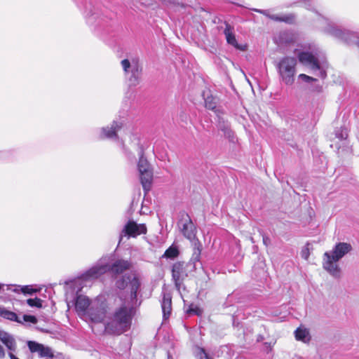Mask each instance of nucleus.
<instances>
[{
	"mask_svg": "<svg viewBox=\"0 0 359 359\" xmlns=\"http://www.w3.org/2000/svg\"><path fill=\"white\" fill-rule=\"evenodd\" d=\"M133 264L130 260L118 259L114 261L111 265H108V271L113 276L123 274L125 271L131 269Z\"/></svg>",
	"mask_w": 359,
	"mask_h": 359,
	"instance_id": "nucleus-14",
	"label": "nucleus"
},
{
	"mask_svg": "<svg viewBox=\"0 0 359 359\" xmlns=\"http://www.w3.org/2000/svg\"><path fill=\"white\" fill-rule=\"evenodd\" d=\"M318 26L325 33L339 39L347 43H356L359 47V35L356 32L341 28L329 18L316 13Z\"/></svg>",
	"mask_w": 359,
	"mask_h": 359,
	"instance_id": "nucleus-3",
	"label": "nucleus"
},
{
	"mask_svg": "<svg viewBox=\"0 0 359 359\" xmlns=\"http://www.w3.org/2000/svg\"><path fill=\"white\" fill-rule=\"evenodd\" d=\"M226 42L236 48V49L243 50V48L238 43L234 34V28L229 23H225V29L224 30Z\"/></svg>",
	"mask_w": 359,
	"mask_h": 359,
	"instance_id": "nucleus-20",
	"label": "nucleus"
},
{
	"mask_svg": "<svg viewBox=\"0 0 359 359\" xmlns=\"http://www.w3.org/2000/svg\"><path fill=\"white\" fill-rule=\"evenodd\" d=\"M27 304L31 307L41 308L42 300L39 298L35 297L34 299H28L27 300Z\"/></svg>",
	"mask_w": 359,
	"mask_h": 359,
	"instance_id": "nucleus-30",
	"label": "nucleus"
},
{
	"mask_svg": "<svg viewBox=\"0 0 359 359\" xmlns=\"http://www.w3.org/2000/svg\"><path fill=\"white\" fill-rule=\"evenodd\" d=\"M294 336L297 340L303 342H307L310 340L309 332L306 328H297L294 331Z\"/></svg>",
	"mask_w": 359,
	"mask_h": 359,
	"instance_id": "nucleus-25",
	"label": "nucleus"
},
{
	"mask_svg": "<svg viewBox=\"0 0 359 359\" xmlns=\"http://www.w3.org/2000/svg\"><path fill=\"white\" fill-rule=\"evenodd\" d=\"M108 271V264L100 259L97 264L81 275L83 280H89L98 278Z\"/></svg>",
	"mask_w": 359,
	"mask_h": 359,
	"instance_id": "nucleus-13",
	"label": "nucleus"
},
{
	"mask_svg": "<svg viewBox=\"0 0 359 359\" xmlns=\"http://www.w3.org/2000/svg\"><path fill=\"white\" fill-rule=\"evenodd\" d=\"M168 359H172L171 356L170 355V354H168Z\"/></svg>",
	"mask_w": 359,
	"mask_h": 359,
	"instance_id": "nucleus-41",
	"label": "nucleus"
},
{
	"mask_svg": "<svg viewBox=\"0 0 359 359\" xmlns=\"http://www.w3.org/2000/svg\"><path fill=\"white\" fill-rule=\"evenodd\" d=\"M299 79H301L302 81H304V82H306V83H310V82H312V81H316L317 79L313 78V77H311V76H309L306 74H301L299 75Z\"/></svg>",
	"mask_w": 359,
	"mask_h": 359,
	"instance_id": "nucleus-32",
	"label": "nucleus"
},
{
	"mask_svg": "<svg viewBox=\"0 0 359 359\" xmlns=\"http://www.w3.org/2000/svg\"><path fill=\"white\" fill-rule=\"evenodd\" d=\"M297 40V34L292 31H283L279 33L276 42L278 46H287L294 43Z\"/></svg>",
	"mask_w": 359,
	"mask_h": 359,
	"instance_id": "nucleus-19",
	"label": "nucleus"
},
{
	"mask_svg": "<svg viewBox=\"0 0 359 359\" xmlns=\"http://www.w3.org/2000/svg\"><path fill=\"white\" fill-rule=\"evenodd\" d=\"M6 353L4 347L0 344V359H2L5 357Z\"/></svg>",
	"mask_w": 359,
	"mask_h": 359,
	"instance_id": "nucleus-36",
	"label": "nucleus"
},
{
	"mask_svg": "<svg viewBox=\"0 0 359 359\" xmlns=\"http://www.w3.org/2000/svg\"><path fill=\"white\" fill-rule=\"evenodd\" d=\"M218 128L222 130L224 135L231 137L233 135V132L231 131L230 128L229 123L226 121L223 118L218 117V123H217Z\"/></svg>",
	"mask_w": 359,
	"mask_h": 359,
	"instance_id": "nucleus-23",
	"label": "nucleus"
},
{
	"mask_svg": "<svg viewBox=\"0 0 359 359\" xmlns=\"http://www.w3.org/2000/svg\"><path fill=\"white\" fill-rule=\"evenodd\" d=\"M91 302L86 296L79 294L75 299L74 306L76 311L81 319L83 320L91 306Z\"/></svg>",
	"mask_w": 359,
	"mask_h": 359,
	"instance_id": "nucleus-16",
	"label": "nucleus"
},
{
	"mask_svg": "<svg viewBox=\"0 0 359 359\" xmlns=\"http://www.w3.org/2000/svg\"><path fill=\"white\" fill-rule=\"evenodd\" d=\"M302 256L305 258V259H307V255H304V252H302Z\"/></svg>",
	"mask_w": 359,
	"mask_h": 359,
	"instance_id": "nucleus-40",
	"label": "nucleus"
},
{
	"mask_svg": "<svg viewBox=\"0 0 359 359\" xmlns=\"http://www.w3.org/2000/svg\"><path fill=\"white\" fill-rule=\"evenodd\" d=\"M0 314L3 318L6 319L22 324V320L18 316V315L15 313L13 311L4 309L1 311Z\"/></svg>",
	"mask_w": 359,
	"mask_h": 359,
	"instance_id": "nucleus-26",
	"label": "nucleus"
},
{
	"mask_svg": "<svg viewBox=\"0 0 359 359\" xmlns=\"http://www.w3.org/2000/svg\"><path fill=\"white\" fill-rule=\"evenodd\" d=\"M126 126L125 120L123 118L118 121H114L111 126L104 127L101 129L100 137L101 139L107 138L111 140H116L118 138L117 133L122 128Z\"/></svg>",
	"mask_w": 359,
	"mask_h": 359,
	"instance_id": "nucleus-12",
	"label": "nucleus"
},
{
	"mask_svg": "<svg viewBox=\"0 0 359 359\" xmlns=\"http://www.w3.org/2000/svg\"><path fill=\"white\" fill-rule=\"evenodd\" d=\"M352 249L353 248L350 243L344 242L337 243L331 251L324 253L323 269L333 277L339 278L341 270L337 262L350 252Z\"/></svg>",
	"mask_w": 359,
	"mask_h": 359,
	"instance_id": "nucleus-2",
	"label": "nucleus"
},
{
	"mask_svg": "<svg viewBox=\"0 0 359 359\" xmlns=\"http://www.w3.org/2000/svg\"><path fill=\"white\" fill-rule=\"evenodd\" d=\"M185 311L189 316H201L202 314V310L198 306L194 304H191L185 310Z\"/></svg>",
	"mask_w": 359,
	"mask_h": 359,
	"instance_id": "nucleus-28",
	"label": "nucleus"
},
{
	"mask_svg": "<svg viewBox=\"0 0 359 359\" xmlns=\"http://www.w3.org/2000/svg\"><path fill=\"white\" fill-rule=\"evenodd\" d=\"M262 236L263 243H264L266 246L269 245H270V243H271V240H270V238H269L267 236H266V235H264V234H262Z\"/></svg>",
	"mask_w": 359,
	"mask_h": 359,
	"instance_id": "nucleus-35",
	"label": "nucleus"
},
{
	"mask_svg": "<svg viewBox=\"0 0 359 359\" xmlns=\"http://www.w3.org/2000/svg\"><path fill=\"white\" fill-rule=\"evenodd\" d=\"M122 67L125 72L130 86H136L139 83L142 68L136 58L131 61L128 59L121 61Z\"/></svg>",
	"mask_w": 359,
	"mask_h": 359,
	"instance_id": "nucleus-5",
	"label": "nucleus"
},
{
	"mask_svg": "<svg viewBox=\"0 0 359 359\" xmlns=\"http://www.w3.org/2000/svg\"><path fill=\"white\" fill-rule=\"evenodd\" d=\"M197 356L199 359H211L208 354L205 352V349L203 348H198Z\"/></svg>",
	"mask_w": 359,
	"mask_h": 359,
	"instance_id": "nucleus-33",
	"label": "nucleus"
},
{
	"mask_svg": "<svg viewBox=\"0 0 359 359\" xmlns=\"http://www.w3.org/2000/svg\"><path fill=\"white\" fill-rule=\"evenodd\" d=\"M187 217V219L183 223L181 231L184 237L194 243V241H198L196 239V229L189 215Z\"/></svg>",
	"mask_w": 359,
	"mask_h": 359,
	"instance_id": "nucleus-18",
	"label": "nucleus"
},
{
	"mask_svg": "<svg viewBox=\"0 0 359 359\" xmlns=\"http://www.w3.org/2000/svg\"><path fill=\"white\" fill-rule=\"evenodd\" d=\"M187 264L184 262H177L172 266V278L174 281L176 289L180 291L184 286V280L188 274L186 271Z\"/></svg>",
	"mask_w": 359,
	"mask_h": 359,
	"instance_id": "nucleus-10",
	"label": "nucleus"
},
{
	"mask_svg": "<svg viewBox=\"0 0 359 359\" xmlns=\"http://www.w3.org/2000/svg\"><path fill=\"white\" fill-rule=\"evenodd\" d=\"M304 6H305V8H306V9H308V10H312V9H313V8H312V6H311V2H309V1H305V2H304Z\"/></svg>",
	"mask_w": 359,
	"mask_h": 359,
	"instance_id": "nucleus-37",
	"label": "nucleus"
},
{
	"mask_svg": "<svg viewBox=\"0 0 359 359\" xmlns=\"http://www.w3.org/2000/svg\"><path fill=\"white\" fill-rule=\"evenodd\" d=\"M252 11L261 13L269 19L276 21V22H284L287 24H292L294 22L295 16L294 14L290 13L286 15H283L281 16L278 15H271L270 14V12L269 10H262V9H257V8H253Z\"/></svg>",
	"mask_w": 359,
	"mask_h": 359,
	"instance_id": "nucleus-17",
	"label": "nucleus"
},
{
	"mask_svg": "<svg viewBox=\"0 0 359 359\" xmlns=\"http://www.w3.org/2000/svg\"><path fill=\"white\" fill-rule=\"evenodd\" d=\"M299 61L304 65L310 68L315 75L319 76L322 79H325L327 76V73L324 68L320 65L317 58L309 52L303 51L298 54Z\"/></svg>",
	"mask_w": 359,
	"mask_h": 359,
	"instance_id": "nucleus-6",
	"label": "nucleus"
},
{
	"mask_svg": "<svg viewBox=\"0 0 359 359\" xmlns=\"http://www.w3.org/2000/svg\"><path fill=\"white\" fill-rule=\"evenodd\" d=\"M163 299L161 301V308L164 319L170 317L172 311V297L170 294L163 292Z\"/></svg>",
	"mask_w": 359,
	"mask_h": 359,
	"instance_id": "nucleus-21",
	"label": "nucleus"
},
{
	"mask_svg": "<svg viewBox=\"0 0 359 359\" xmlns=\"http://www.w3.org/2000/svg\"><path fill=\"white\" fill-rule=\"evenodd\" d=\"M137 168L142 187L145 191H148L151 189L153 174L150 169L149 162L143 157L142 153L137 163Z\"/></svg>",
	"mask_w": 359,
	"mask_h": 359,
	"instance_id": "nucleus-7",
	"label": "nucleus"
},
{
	"mask_svg": "<svg viewBox=\"0 0 359 359\" xmlns=\"http://www.w3.org/2000/svg\"><path fill=\"white\" fill-rule=\"evenodd\" d=\"M83 320L88 323H104L106 332L119 335L126 332L130 327L132 309L125 304L118 308L112 315L105 301L95 299L91 302V306Z\"/></svg>",
	"mask_w": 359,
	"mask_h": 359,
	"instance_id": "nucleus-1",
	"label": "nucleus"
},
{
	"mask_svg": "<svg viewBox=\"0 0 359 359\" xmlns=\"http://www.w3.org/2000/svg\"><path fill=\"white\" fill-rule=\"evenodd\" d=\"M297 60L294 57H283L277 65L278 72L283 82L292 85L294 81Z\"/></svg>",
	"mask_w": 359,
	"mask_h": 359,
	"instance_id": "nucleus-4",
	"label": "nucleus"
},
{
	"mask_svg": "<svg viewBox=\"0 0 359 359\" xmlns=\"http://www.w3.org/2000/svg\"><path fill=\"white\" fill-rule=\"evenodd\" d=\"M335 136L340 140H346L348 137L347 129L345 128H337L335 130Z\"/></svg>",
	"mask_w": 359,
	"mask_h": 359,
	"instance_id": "nucleus-29",
	"label": "nucleus"
},
{
	"mask_svg": "<svg viewBox=\"0 0 359 359\" xmlns=\"http://www.w3.org/2000/svg\"><path fill=\"white\" fill-rule=\"evenodd\" d=\"M8 290H12L15 292H21L23 294H32L36 292V290H34L29 285L20 286L17 285H8Z\"/></svg>",
	"mask_w": 359,
	"mask_h": 359,
	"instance_id": "nucleus-24",
	"label": "nucleus"
},
{
	"mask_svg": "<svg viewBox=\"0 0 359 359\" xmlns=\"http://www.w3.org/2000/svg\"><path fill=\"white\" fill-rule=\"evenodd\" d=\"M205 107L208 109L213 110L216 107V104L215 102H212V101H209V99L208 98L205 101Z\"/></svg>",
	"mask_w": 359,
	"mask_h": 359,
	"instance_id": "nucleus-34",
	"label": "nucleus"
},
{
	"mask_svg": "<svg viewBox=\"0 0 359 359\" xmlns=\"http://www.w3.org/2000/svg\"><path fill=\"white\" fill-rule=\"evenodd\" d=\"M194 250L192 257L191 259V262L194 264V267H195L196 262H200L201 254L202 250V245L199 241H194Z\"/></svg>",
	"mask_w": 359,
	"mask_h": 359,
	"instance_id": "nucleus-22",
	"label": "nucleus"
},
{
	"mask_svg": "<svg viewBox=\"0 0 359 359\" xmlns=\"http://www.w3.org/2000/svg\"><path fill=\"white\" fill-rule=\"evenodd\" d=\"M22 323L24 322H29L33 324H36L37 323V318L34 316L32 315H23L22 316Z\"/></svg>",
	"mask_w": 359,
	"mask_h": 359,
	"instance_id": "nucleus-31",
	"label": "nucleus"
},
{
	"mask_svg": "<svg viewBox=\"0 0 359 359\" xmlns=\"http://www.w3.org/2000/svg\"><path fill=\"white\" fill-rule=\"evenodd\" d=\"M128 283L130 289V297L133 300L135 299L141 284L137 275L134 274L133 278L130 274L123 276L116 281V287L119 290H124Z\"/></svg>",
	"mask_w": 359,
	"mask_h": 359,
	"instance_id": "nucleus-8",
	"label": "nucleus"
},
{
	"mask_svg": "<svg viewBox=\"0 0 359 359\" xmlns=\"http://www.w3.org/2000/svg\"><path fill=\"white\" fill-rule=\"evenodd\" d=\"M314 90L320 92L322 90V86L320 85H318L315 87Z\"/></svg>",
	"mask_w": 359,
	"mask_h": 359,
	"instance_id": "nucleus-38",
	"label": "nucleus"
},
{
	"mask_svg": "<svg viewBox=\"0 0 359 359\" xmlns=\"http://www.w3.org/2000/svg\"><path fill=\"white\" fill-rule=\"evenodd\" d=\"M113 13L110 11L94 13L87 17V22L100 28H106L111 25Z\"/></svg>",
	"mask_w": 359,
	"mask_h": 359,
	"instance_id": "nucleus-11",
	"label": "nucleus"
},
{
	"mask_svg": "<svg viewBox=\"0 0 359 359\" xmlns=\"http://www.w3.org/2000/svg\"><path fill=\"white\" fill-rule=\"evenodd\" d=\"M233 325L234 326H238V322H236V316H233Z\"/></svg>",
	"mask_w": 359,
	"mask_h": 359,
	"instance_id": "nucleus-39",
	"label": "nucleus"
},
{
	"mask_svg": "<svg viewBox=\"0 0 359 359\" xmlns=\"http://www.w3.org/2000/svg\"><path fill=\"white\" fill-rule=\"evenodd\" d=\"M180 254L179 250L177 246L171 245L164 252L163 257L174 259L177 257Z\"/></svg>",
	"mask_w": 359,
	"mask_h": 359,
	"instance_id": "nucleus-27",
	"label": "nucleus"
},
{
	"mask_svg": "<svg viewBox=\"0 0 359 359\" xmlns=\"http://www.w3.org/2000/svg\"><path fill=\"white\" fill-rule=\"evenodd\" d=\"M27 346L32 353H38L41 358H48L53 359L54 357L53 351L51 348L45 346L34 341H28Z\"/></svg>",
	"mask_w": 359,
	"mask_h": 359,
	"instance_id": "nucleus-15",
	"label": "nucleus"
},
{
	"mask_svg": "<svg viewBox=\"0 0 359 359\" xmlns=\"http://www.w3.org/2000/svg\"><path fill=\"white\" fill-rule=\"evenodd\" d=\"M147 233V226L144 224H137L133 220H129L123 226L119 236V243L123 236L135 238Z\"/></svg>",
	"mask_w": 359,
	"mask_h": 359,
	"instance_id": "nucleus-9",
	"label": "nucleus"
}]
</instances>
